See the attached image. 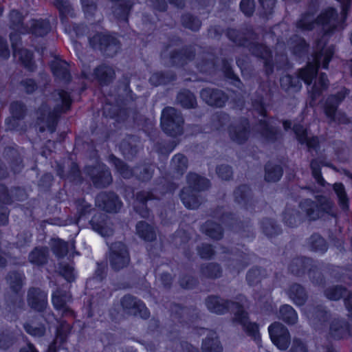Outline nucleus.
<instances>
[{"mask_svg": "<svg viewBox=\"0 0 352 352\" xmlns=\"http://www.w3.org/2000/svg\"><path fill=\"white\" fill-rule=\"evenodd\" d=\"M28 33H32L36 36H45L51 29L50 22L44 19H32L28 24Z\"/></svg>", "mask_w": 352, "mask_h": 352, "instance_id": "72a5a7b5", "label": "nucleus"}, {"mask_svg": "<svg viewBox=\"0 0 352 352\" xmlns=\"http://www.w3.org/2000/svg\"><path fill=\"white\" fill-rule=\"evenodd\" d=\"M68 67L69 65L67 62L60 59H55L51 63V69L54 76L65 82L69 81L71 78Z\"/></svg>", "mask_w": 352, "mask_h": 352, "instance_id": "f704fd0d", "label": "nucleus"}, {"mask_svg": "<svg viewBox=\"0 0 352 352\" xmlns=\"http://www.w3.org/2000/svg\"><path fill=\"white\" fill-rule=\"evenodd\" d=\"M203 232L214 240H219L223 237L221 226L212 221H206L201 227Z\"/></svg>", "mask_w": 352, "mask_h": 352, "instance_id": "de8ad7c7", "label": "nucleus"}, {"mask_svg": "<svg viewBox=\"0 0 352 352\" xmlns=\"http://www.w3.org/2000/svg\"><path fill=\"white\" fill-rule=\"evenodd\" d=\"M182 25L192 31H198L201 25V21L190 13H186L182 16Z\"/></svg>", "mask_w": 352, "mask_h": 352, "instance_id": "69168bd1", "label": "nucleus"}, {"mask_svg": "<svg viewBox=\"0 0 352 352\" xmlns=\"http://www.w3.org/2000/svg\"><path fill=\"white\" fill-rule=\"evenodd\" d=\"M107 216L104 213L96 214L90 221V224L95 231L103 237H109L113 234V229L107 222Z\"/></svg>", "mask_w": 352, "mask_h": 352, "instance_id": "b1692460", "label": "nucleus"}, {"mask_svg": "<svg viewBox=\"0 0 352 352\" xmlns=\"http://www.w3.org/2000/svg\"><path fill=\"white\" fill-rule=\"evenodd\" d=\"M110 162L115 166L118 172L125 179H129L134 175V168L131 169L124 162L114 155L109 156Z\"/></svg>", "mask_w": 352, "mask_h": 352, "instance_id": "4d7b16f0", "label": "nucleus"}, {"mask_svg": "<svg viewBox=\"0 0 352 352\" xmlns=\"http://www.w3.org/2000/svg\"><path fill=\"white\" fill-rule=\"evenodd\" d=\"M307 316L313 327L318 331H324L327 327L330 313L322 306L309 307Z\"/></svg>", "mask_w": 352, "mask_h": 352, "instance_id": "f8f14e48", "label": "nucleus"}, {"mask_svg": "<svg viewBox=\"0 0 352 352\" xmlns=\"http://www.w3.org/2000/svg\"><path fill=\"white\" fill-rule=\"evenodd\" d=\"M108 260L111 268L119 272L126 267L131 261L126 246L122 242H115L109 246Z\"/></svg>", "mask_w": 352, "mask_h": 352, "instance_id": "6e6552de", "label": "nucleus"}, {"mask_svg": "<svg viewBox=\"0 0 352 352\" xmlns=\"http://www.w3.org/2000/svg\"><path fill=\"white\" fill-rule=\"evenodd\" d=\"M87 172L96 188H106L112 182L111 173L104 165L88 167Z\"/></svg>", "mask_w": 352, "mask_h": 352, "instance_id": "2eb2a0df", "label": "nucleus"}, {"mask_svg": "<svg viewBox=\"0 0 352 352\" xmlns=\"http://www.w3.org/2000/svg\"><path fill=\"white\" fill-rule=\"evenodd\" d=\"M196 66L200 72L211 74L215 71L214 55L210 52L199 53L196 60Z\"/></svg>", "mask_w": 352, "mask_h": 352, "instance_id": "bb28decb", "label": "nucleus"}, {"mask_svg": "<svg viewBox=\"0 0 352 352\" xmlns=\"http://www.w3.org/2000/svg\"><path fill=\"white\" fill-rule=\"evenodd\" d=\"M289 298L297 305H303L307 298L308 295L305 289L298 283L292 284L287 292Z\"/></svg>", "mask_w": 352, "mask_h": 352, "instance_id": "473e14b6", "label": "nucleus"}, {"mask_svg": "<svg viewBox=\"0 0 352 352\" xmlns=\"http://www.w3.org/2000/svg\"><path fill=\"white\" fill-rule=\"evenodd\" d=\"M256 40H249L246 47L252 55L264 60L265 73L267 75L273 72V64L271 51L264 45L258 43Z\"/></svg>", "mask_w": 352, "mask_h": 352, "instance_id": "4468645a", "label": "nucleus"}, {"mask_svg": "<svg viewBox=\"0 0 352 352\" xmlns=\"http://www.w3.org/2000/svg\"><path fill=\"white\" fill-rule=\"evenodd\" d=\"M188 166V160L187 157L181 153L174 155L172 158L170 168L173 177L179 178L184 175Z\"/></svg>", "mask_w": 352, "mask_h": 352, "instance_id": "c756f323", "label": "nucleus"}, {"mask_svg": "<svg viewBox=\"0 0 352 352\" xmlns=\"http://www.w3.org/2000/svg\"><path fill=\"white\" fill-rule=\"evenodd\" d=\"M71 329L70 325L65 321L60 322L56 329V336L54 342L49 346L47 352H56L55 347L57 343H63Z\"/></svg>", "mask_w": 352, "mask_h": 352, "instance_id": "37998d69", "label": "nucleus"}, {"mask_svg": "<svg viewBox=\"0 0 352 352\" xmlns=\"http://www.w3.org/2000/svg\"><path fill=\"white\" fill-rule=\"evenodd\" d=\"M54 5L58 10L63 23L67 21L68 16L73 18L76 16L74 10L68 0H54Z\"/></svg>", "mask_w": 352, "mask_h": 352, "instance_id": "49530a36", "label": "nucleus"}, {"mask_svg": "<svg viewBox=\"0 0 352 352\" xmlns=\"http://www.w3.org/2000/svg\"><path fill=\"white\" fill-rule=\"evenodd\" d=\"M3 155L5 157L11 160V168L15 173L21 171L23 167L22 159L16 149L7 147L4 150Z\"/></svg>", "mask_w": 352, "mask_h": 352, "instance_id": "a18cd8bd", "label": "nucleus"}, {"mask_svg": "<svg viewBox=\"0 0 352 352\" xmlns=\"http://www.w3.org/2000/svg\"><path fill=\"white\" fill-rule=\"evenodd\" d=\"M13 55L15 58H18L23 66L29 71H34V64L32 61V53L24 48L19 47L14 50Z\"/></svg>", "mask_w": 352, "mask_h": 352, "instance_id": "8fccbe9b", "label": "nucleus"}, {"mask_svg": "<svg viewBox=\"0 0 352 352\" xmlns=\"http://www.w3.org/2000/svg\"><path fill=\"white\" fill-rule=\"evenodd\" d=\"M71 301L72 295L63 287H57L52 294L53 305L63 317H72L74 315V311L68 305Z\"/></svg>", "mask_w": 352, "mask_h": 352, "instance_id": "9b49d317", "label": "nucleus"}, {"mask_svg": "<svg viewBox=\"0 0 352 352\" xmlns=\"http://www.w3.org/2000/svg\"><path fill=\"white\" fill-rule=\"evenodd\" d=\"M342 8L340 15L333 8H328L322 11L316 19V25L322 26L325 34H331L338 30L345 21L347 12L351 6V0H337Z\"/></svg>", "mask_w": 352, "mask_h": 352, "instance_id": "20e7f679", "label": "nucleus"}, {"mask_svg": "<svg viewBox=\"0 0 352 352\" xmlns=\"http://www.w3.org/2000/svg\"><path fill=\"white\" fill-rule=\"evenodd\" d=\"M94 75L100 85H107L113 82L116 77L115 70L111 66L102 64L94 69Z\"/></svg>", "mask_w": 352, "mask_h": 352, "instance_id": "c85d7f7f", "label": "nucleus"}, {"mask_svg": "<svg viewBox=\"0 0 352 352\" xmlns=\"http://www.w3.org/2000/svg\"><path fill=\"white\" fill-rule=\"evenodd\" d=\"M140 148V141L133 135L126 137L121 142L120 149L123 155L127 159H132L136 155Z\"/></svg>", "mask_w": 352, "mask_h": 352, "instance_id": "cd10ccee", "label": "nucleus"}, {"mask_svg": "<svg viewBox=\"0 0 352 352\" xmlns=\"http://www.w3.org/2000/svg\"><path fill=\"white\" fill-rule=\"evenodd\" d=\"M234 201L239 204L248 208L252 204V191L245 185H240L234 191Z\"/></svg>", "mask_w": 352, "mask_h": 352, "instance_id": "7c9ffc66", "label": "nucleus"}, {"mask_svg": "<svg viewBox=\"0 0 352 352\" xmlns=\"http://www.w3.org/2000/svg\"><path fill=\"white\" fill-rule=\"evenodd\" d=\"M267 276L265 269L259 267H253L248 270L246 274V280L251 286L258 285Z\"/></svg>", "mask_w": 352, "mask_h": 352, "instance_id": "3c124183", "label": "nucleus"}, {"mask_svg": "<svg viewBox=\"0 0 352 352\" xmlns=\"http://www.w3.org/2000/svg\"><path fill=\"white\" fill-rule=\"evenodd\" d=\"M226 36L236 45L243 47H246L249 40L257 39V36L251 27L242 28L241 30L228 28L226 32Z\"/></svg>", "mask_w": 352, "mask_h": 352, "instance_id": "f3484780", "label": "nucleus"}, {"mask_svg": "<svg viewBox=\"0 0 352 352\" xmlns=\"http://www.w3.org/2000/svg\"><path fill=\"white\" fill-rule=\"evenodd\" d=\"M176 79V76L171 72H156L153 74L150 79V82L154 86L166 85Z\"/></svg>", "mask_w": 352, "mask_h": 352, "instance_id": "052dcab7", "label": "nucleus"}, {"mask_svg": "<svg viewBox=\"0 0 352 352\" xmlns=\"http://www.w3.org/2000/svg\"><path fill=\"white\" fill-rule=\"evenodd\" d=\"M279 316L284 322L292 324H295L298 320L296 312L292 306L288 305L280 307Z\"/></svg>", "mask_w": 352, "mask_h": 352, "instance_id": "e2e57ef3", "label": "nucleus"}, {"mask_svg": "<svg viewBox=\"0 0 352 352\" xmlns=\"http://www.w3.org/2000/svg\"><path fill=\"white\" fill-rule=\"evenodd\" d=\"M187 188H190L195 192L205 190L210 186L208 179L192 173L187 175Z\"/></svg>", "mask_w": 352, "mask_h": 352, "instance_id": "ea45409f", "label": "nucleus"}, {"mask_svg": "<svg viewBox=\"0 0 352 352\" xmlns=\"http://www.w3.org/2000/svg\"><path fill=\"white\" fill-rule=\"evenodd\" d=\"M196 49L189 46L179 50H174L170 53V59L172 65L183 66L194 59Z\"/></svg>", "mask_w": 352, "mask_h": 352, "instance_id": "5701e85b", "label": "nucleus"}, {"mask_svg": "<svg viewBox=\"0 0 352 352\" xmlns=\"http://www.w3.org/2000/svg\"><path fill=\"white\" fill-rule=\"evenodd\" d=\"M23 327L28 334L34 337L41 338L46 333V328L43 324L36 323L33 320L25 323Z\"/></svg>", "mask_w": 352, "mask_h": 352, "instance_id": "680f3d73", "label": "nucleus"}, {"mask_svg": "<svg viewBox=\"0 0 352 352\" xmlns=\"http://www.w3.org/2000/svg\"><path fill=\"white\" fill-rule=\"evenodd\" d=\"M329 87V80L324 73H321L318 80H315L314 85L309 90V105L314 107L316 104V100L320 96L323 91L326 90Z\"/></svg>", "mask_w": 352, "mask_h": 352, "instance_id": "a878e982", "label": "nucleus"}, {"mask_svg": "<svg viewBox=\"0 0 352 352\" xmlns=\"http://www.w3.org/2000/svg\"><path fill=\"white\" fill-rule=\"evenodd\" d=\"M269 334L272 342L280 350H286L290 342L288 329L280 322L272 324L269 328Z\"/></svg>", "mask_w": 352, "mask_h": 352, "instance_id": "ddd939ff", "label": "nucleus"}, {"mask_svg": "<svg viewBox=\"0 0 352 352\" xmlns=\"http://www.w3.org/2000/svg\"><path fill=\"white\" fill-rule=\"evenodd\" d=\"M271 94L265 91L263 88H259L255 96L252 99L253 109L263 117L266 116V106L271 100Z\"/></svg>", "mask_w": 352, "mask_h": 352, "instance_id": "393cba45", "label": "nucleus"}, {"mask_svg": "<svg viewBox=\"0 0 352 352\" xmlns=\"http://www.w3.org/2000/svg\"><path fill=\"white\" fill-rule=\"evenodd\" d=\"M326 43V40L323 38L316 41L314 56V63H309L307 67L299 71L298 76L287 74L280 78V85L283 89L286 91L291 89L298 90L301 86L300 79L306 84L310 85L312 80L316 78L318 69L321 64L323 68H328L329 63L334 54V49L332 46L325 47Z\"/></svg>", "mask_w": 352, "mask_h": 352, "instance_id": "f257e3e1", "label": "nucleus"}, {"mask_svg": "<svg viewBox=\"0 0 352 352\" xmlns=\"http://www.w3.org/2000/svg\"><path fill=\"white\" fill-rule=\"evenodd\" d=\"M324 294V296L331 300H338L346 296L347 290L342 286L335 285L327 288Z\"/></svg>", "mask_w": 352, "mask_h": 352, "instance_id": "0e129e2a", "label": "nucleus"}, {"mask_svg": "<svg viewBox=\"0 0 352 352\" xmlns=\"http://www.w3.org/2000/svg\"><path fill=\"white\" fill-rule=\"evenodd\" d=\"M309 248L315 252H324L328 246L326 241L320 234L314 233L308 239Z\"/></svg>", "mask_w": 352, "mask_h": 352, "instance_id": "bf43d9fd", "label": "nucleus"}, {"mask_svg": "<svg viewBox=\"0 0 352 352\" xmlns=\"http://www.w3.org/2000/svg\"><path fill=\"white\" fill-rule=\"evenodd\" d=\"M250 128L247 119H242L232 124L229 128L231 140L238 144L245 142L250 137Z\"/></svg>", "mask_w": 352, "mask_h": 352, "instance_id": "a211bd4d", "label": "nucleus"}, {"mask_svg": "<svg viewBox=\"0 0 352 352\" xmlns=\"http://www.w3.org/2000/svg\"><path fill=\"white\" fill-rule=\"evenodd\" d=\"M120 303L124 311L128 315L139 316L142 318L149 317V311L144 304L133 296H124L120 300Z\"/></svg>", "mask_w": 352, "mask_h": 352, "instance_id": "9d476101", "label": "nucleus"}, {"mask_svg": "<svg viewBox=\"0 0 352 352\" xmlns=\"http://www.w3.org/2000/svg\"><path fill=\"white\" fill-rule=\"evenodd\" d=\"M138 234L148 241H153L156 239V233L154 228L144 221H140L136 225Z\"/></svg>", "mask_w": 352, "mask_h": 352, "instance_id": "6e6d98bb", "label": "nucleus"}, {"mask_svg": "<svg viewBox=\"0 0 352 352\" xmlns=\"http://www.w3.org/2000/svg\"><path fill=\"white\" fill-rule=\"evenodd\" d=\"M180 197L184 206L189 209L197 208L202 202V200L197 196V192L192 191L190 188H183Z\"/></svg>", "mask_w": 352, "mask_h": 352, "instance_id": "e433bc0d", "label": "nucleus"}, {"mask_svg": "<svg viewBox=\"0 0 352 352\" xmlns=\"http://www.w3.org/2000/svg\"><path fill=\"white\" fill-rule=\"evenodd\" d=\"M313 261L309 258L298 257L294 258L289 265V270L297 276H301L308 270Z\"/></svg>", "mask_w": 352, "mask_h": 352, "instance_id": "58836bf2", "label": "nucleus"}, {"mask_svg": "<svg viewBox=\"0 0 352 352\" xmlns=\"http://www.w3.org/2000/svg\"><path fill=\"white\" fill-rule=\"evenodd\" d=\"M329 335L336 340L352 336V324H349L344 319L334 318L329 324Z\"/></svg>", "mask_w": 352, "mask_h": 352, "instance_id": "4be33fe9", "label": "nucleus"}, {"mask_svg": "<svg viewBox=\"0 0 352 352\" xmlns=\"http://www.w3.org/2000/svg\"><path fill=\"white\" fill-rule=\"evenodd\" d=\"M184 118L180 111L174 107H165L161 116V125L168 135L176 137L182 134Z\"/></svg>", "mask_w": 352, "mask_h": 352, "instance_id": "0eeeda50", "label": "nucleus"}, {"mask_svg": "<svg viewBox=\"0 0 352 352\" xmlns=\"http://www.w3.org/2000/svg\"><path fill=\"white\" fill-rule=\"evenodd\" d=\"M28 303L32 309L43 311L47 306V293L38 287L30 288L28 292Z\"/></svg>", "mask_w": 352, "mask_h": 352, "instance_id": "6ab92c4d", "label": "nucleus"}, {"mask_svg": "<svg viewBox=\"0 0 352 352\" xmlns=\"http://www.w3.org/2000/svg\"><path fill=\"white\" fill-rule=\"evenodd\" d=\"M176 100L184 108H195L197 106V100L195 95L186 89L178 93Z\"/></svg>", "mask_w": 352, "mask_h": 352, "instance_id": "603ef678", "label": "nucleus"}, {"mask_svg": "<svg viewBox=\"0 0 352 352\" xmlns=\"http://www.w3.org/2000/svg\"><path fill=\"white\" fill-rule=\"evenodd\" d=\"M283 173L281 166L268 162L265 166L264 179L267 182H276L280 180Z\"/></svg>", "mask_w": 352, "mask_h": 352, "instance_id": "a19ab883", "label": "nucleus"}, {"mask_svg": "<svg viewBox=\"0 0 352 352\" xmlns=\"http://www.w3.org/2000/svg\"><path fill=\"white\" fill-rule=\"evenodd\" d=\"M91 46L99 50L104 56L113 57L120 50V43L117 38L109 35L96 34L89 39Z\"/></svg>", "mask_w": 352, "mask_h": 352, "instance_id": "1a4fd4ad", "label": "nucleus"}, {"mask_svg": "<svg viewBox=\"0 0 352 352\" xmlns=\"http://www.w3.org/2000/svg\"><path fill=\"white\" fill-rule=\"evenodd\" d=\"M24 274L19 271H10L5 279L10 289L14 293H19L22 289L25 280Z\"/></svg>", "mask_w": 352, "mask_h": 352, "instance_id": "4c0bfd02", "label": "nucleus"}, {"mask_svg": "<svg viewBox=\"0 0 352 352\" xmlns=\"http://www.w3.org/2000/svg\"><path fill=\"white\" fill-rule=\"evenodd\" d=\"M10 28L21 33L25 34L28 32V27L23 23V17L17 10H13L10 12Z\"/></svg>", "mask_w": 352, "mask_h": 352, "instance_id": "c03bdc74", "label": "nucleus"}, {"mask_svg": "<svg viewBox=\"0 0 352 352\" xmlns=\"http://www.w3.org/2000/svg\"><path fill=\"white\" fill-rule=\"evenodd\" d=\"M98 207L108 212H117L122 206L118 196L113 192H102L96 199Z\"/></svg>", "mask_w": 352, "mask_h": 352, "instance_id": "dca6fc26", "label": "nucleus"}, {"mask_svg": "<svg viewBox=\"0 0 352 352\" xmlns=\"http://www.w3.org/2000/svg\"><path fill=\"white\" fill-rule=\"evenodd\" d=\"M261 228L267 236H274L280 233V229L276 222L271 219H263L261 221Z\"/></svg>", "mask_w": 352, "mask_h": 352, "instance_id": "338daca9", "label": "nucleus"}, {"mask_svg": "<svg viewBox=\"0 0 352 352\" xmlns=\"http://www.w3.org/2000/svg\"><path fill=\"white\" fill-rule=\"evenodd\" d=\"M206 305L208 310L217 314H223L230 310L235 311V321L241 324L246 333L255 341L260 340L258 325L248 321L247 313L238 302L225 300L217 296H210L206 299Z\"/></svg>", "mask_w": 352, "mask_h": 352, "instance_id": "f03ea898", "label": "nucleus"}, {"mask_svg": "<svg viewBox=\"0 0 352 352\" xmlns=\"http://www.w3.org/2000/svg\"><path fill=\"white\" fill-rule=\"evenodd\" d=\"M348 90L342 88L336 94L329 96L323 104V111L329 120V122H338L339 124H346L349 122V120L344 113L338 111L339 104L344 100Z\"/></svg>", "mask_w": 352, "mask_h": 352, "instance_id": "423d86ee", "label": "nucleus"}, {"mask_svg": "<svg viewBox=\"0 0 352 352\" xmlns=\"http://www.w3.org/2000/svg\"><path fill=\"white\" fill-rule=\"evenodd\" d=\"M258 129L266 140L271 142L276 141L280 135L277 129L272 126L267 121L263 120L259 121Z\"/></svg>", "mask_w": 352, "mask_h": 352, "instance_id": "09e8293b", "label": "nucleus"}, {"mask_svg": "<svg viewBox=\"0 0 352 352\" xmlns=\"http://www.w3.org/2000/svg\"><path fill=\"white\" fill-rule=\"evenodd\" d=\"M202 351L203 352H222V347L214 332H210V337L203 341Z\"/></svg>", "mask_w": 352, "mask_h": 352, "instance_id": "13d9d810", "label": "nucleus"}, {"mask_svg": "<svg viewBox=\"0 0 352 352\" xmlns=\"http://www.w3.org/2000/svg\"><path fill=\"white\" fill-rule=\"evenodd\" d=\"M69 248H74V243L73 241L69 243L59 239L53 240L52 250L58 258H63L66 256Z\"/></svg>", "mask_w": 352, "mask_h": 352, "instance_id": "864d4df0", "label": "nucleus"}, {"mask_svg": "<svg viewBox=\"0 0 352 352\" xmlns=\"http://www.w3.org/2000/svg\"><path fill=\"white\" fill-rule=\"evenodd\" d=\"M49 250L47 247L38 246L34 248L28 255L29 261L36 265L41 266L47 263Z\"/></svg>", "mask_w": 352, "mask_h": 352, "instance_id": "c9c22d12", "label": "nucleus"}, {"mask_svg": "<svg viewBox=\"0 0 352 352\" xmlns=\"http://www.w3.org/2000/svg\"><path fill=\"white\" fill-rule=\"evenodd\" d=\"M57 272L69 283L75 280L74 268L68 263L64 262L59 263Z\"/></svg>", "mask_w": 352, "mask_h": 352, "instance_id": "774afa93", "label": "nucleus"}, {"mask_svg": "<svg viewBox=\"0 0 352 352\" xmlns=\"http://www.w3.org/2000/svg\"><path fill=\"white\" fill-rule=\"evenodd\" d=\"M201 98L208 105L221 107L228 100L225 93L217 89L205 88L200 92Z\"/></svg>", "mask_w": 352, "mask_h": 352, "instance_id": "412c9836", "label": "nucleus"}, {"mask_svg": "<svg viewBox=\"0 0 352 352\" xmlns=\"http://www.w3.org/2000/svg\"><path fill=\"white\" fill-rule=\"evenodd\" d=\"M315 199V200L304 199L298 205L301 212L309 221H316L324 214L331 216L335 214L333 211V204L329 198L323 195H318Z\"/></svg>", "mask_w": 352, "mask_h": 352, "instance_id": "39448f33", "label": "nucleus"}, {"mask_svg": "<svg viewBox=\"0 0 352 352\" xmlns=\"http://www.w3.org/2000/svg\"><path fill=\"white\" fill-rule=\"evenodd\" d=\"M302 215L296 209L287 206L283 212V221L289 227L298 226L302 221Z\"/></svg>", "mask_w": 352, "mask_h": 352, "instance_id": "5fc2aeb1", "label": "nucleus"}, {"mask_svg": "<svg viewBox=\"0 0 352 352\" xmlns=\"http://www.w3.org/2000/svg\"><path fill=\"white\" fill-rule=\"evenodd\" d=\"M72 102L67 92L63 90L54 91L48 103L43 104L38 109V119L45 122L50 133H54L59 115L69 109Z\"/></svg>", "mask_w": 352, "mask_h": 352, "instance_id": "7ed1b4c3", "label": "nucleus"}, {"mask_svg": "<svg viewBox=\"0 0 352 352\" xmlns=\"http://www.w3.org/2000/svg\"><path fill=\"white\" fill-rule=\"evenodd\" d=\"M201 275L206 278L215 279L222 275L221 267L216 263H207L200 267Z\"/></svg>", "mask_w": 352, "mask_h": 352, "instance_id": "79ce46f5", "label": "nucleus"}, {"mask_svg": "<svg viewBox=\"0 0 352 352\" xmlns=\"http://www.w3.org/2000/svg\"><path fill=\"white\" fill-rule=\"evenodd\" d=\"M136 200L139 202L138 205L134 206V209L142 218H147L149 216V210L146 206V202L148 200L155 199V195L148 191H140L137 192Z\"/></svg>", "mask_w": 352, "mask_h": 352, "instance_id": "2f4dec72", "label": "nucleus"}, {"mask_svg": "<svg viewBox=\"0 0 352 352\" xmlns=\"http://www.w3.org/2000/svg\"><path fill=\"white\" fill-rule=\"evenodd\" d=\"M318 0H311L308 11L302 15L301 18L296 22V28L300 31L312 30L316 25L314 14L318 8Z\"/></svg>", "mask_w": 352, "mask_h": 352, "instance_id": "aec40b11", "label": "nucleus"}]
</instances>
